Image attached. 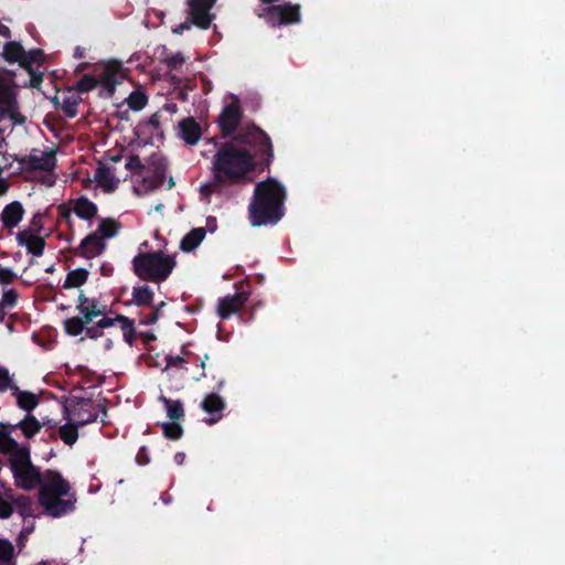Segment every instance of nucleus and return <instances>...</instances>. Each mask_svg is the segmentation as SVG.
Wrapping results in <instances>:
<instances>
[{
    "label": "nucleus",
    "mask_w": 565,
    "mask_h": 565,
    "mask_svg": "<svg viewBox=\"0 0 565 565\" xmlns=\"http://www.w3.org/2000/svg\"><path fill=\"white\" fill-rule=\"evenodd\" d=\"M185 62V58L182 53L177 52L172 54L171 56H168L164 58V63L168 66L169 70H178L181 67Z\"/></svg>",
    "instance_id": "37998d69"
},
{
    "label": "nucleus",
    "mask_w": 565,
    "mask_h": 565,
    "mask_svg": "<svg viewBox=\"0 0 565 565\" xmlns=\"http://www.w3.org/2000/svg\"><path fill=\"white\" fill-rule=\"evenodd\" d=\"M42 55L43 53L41 50H34L29 52L28 54L25 53L26 61H30L31 66L33 65V63H36Z\"/></svg>",
    "instance_id": "4d7b16f0"
},
{
    "label": "nucleus",
    "mask_w": 565,
    "mask_h": 565,
    "mask_svg": "<svg viewBox=\"0 0 565 565\" xmlns=\"http://www.w3.org/2000/svg\"><path fill=\"white\" fill-rule=\"evenodd\" d=\"M180 137L186 145L194 146L199 142L202 131L201 126L193 117H186L179 122Z\"/></svg>",
    "instance_id": "a211bd4d"
},
{
    "label": "nucleus",
    "mask_w": 565,
    "mask_h": 565,
    "mask_svg": "<svg viewBox=\"0 0 565 565\" xmlns=\"http://www.w3.org/2000/svg\"><path fill=\"white\" fill-rule=\"evenodd\" d=\"M92 299L87 298L83 291L78 295L76 309L81 310L85 308Z\"/></svg>",
    "instance_id": "680f3d73"
},
{
    "label": "nucleus",
    "mask_w": 565,
    "mask_h": 565,
    "mask_svg": "<svg viewBox=\"0 0 565 565\" xmlns=\"http://www.w3.org/2000/svg\"><path fill=\"white\" fill-rule=\"evenodd\" d=\"M125 167L135 174H141L145 170V166L142 164L139 156L137 154L129 156Z\"/></svg>",
    "instance_id": "a19ab883"
},
{
    "label": "nucleus",
    "mask_w": 565,
    "mask_h": 565,
    "mask_svg": "<svg viewBox=\"0 0 565 565\" xmlns=\"http://www.w3.org/2000/svg\"><path fill=\"white\" fill-rule=\"evenodd\" d=\"M98 412L107 414V407L104 404L94 405L92 398L77 397L71 408L65 407V418L74 419L79 427L95 423L98 418Z\"/></svg>",
    "instance_id": "423d86ee"
},
{
    "label": "nucleus",
    "mask_w": 565,
    "mask_h": 565,
    "mask_svg": "<svg viewBox=\"0 0 565 565\" xmlns=\"http://www.w3.org/2000/svg\"><path fill=\"white\" fill-rule=\"evenodd\" d=\"M63 495H56L43 500L40 504L45 509L46 513L53 518H60L75 508V499H63Z\"/></svg>",
    "instance_id": "4468645a"
},
{
    "label": "nucleus",
    "mask_w": 565,
    "mask_h": 565,
    "mask_svg": "<svg viewBox=\"0 0 565 565\" xmlns=\"http://www.w3.org/2000/svg\"><path fill=\"white\" fill-rule=\"evenodd\" d=\"M8 466L17 488L32 491L41 484L43 472L32 463L30 447L11 454V457L8 458Z\"/></svg>",
    "instance_id": "20e7f679"
},
{
    "label": "nucleus",
    "mask_w": 565,
    "mask_h": 565,
    "mask_svg": "<svg viewBox=\"0 0 565 565\" xmlns=\"http://www.w3.org/2000/svg\"><path fill=\"white\" fill-rule=\"evenodd\" d=\"M159 401L163 403L167 416L171 420H180L184 417V407L180 399H171L164 395H161Z\"/></svg>",
    "instance_id": "cd10ccee"
},
{
    "label": "nucleus",
    "mask_w": 565,
    "mask_h": 565,
    "mask_svg": "<svg viewBox=\"0 0 565 565\" xmlns=\"http://www.w3.org/2000/svg\"><path fill=\"white\" fill-rule=\"evenodd\" d=\"M117 320L121 324L124 340L129 345H132L136 340V330H135L134 320L124 315H117Z\"/></svg>",
    "instance_id": "2f4dec72"
},
{
    "label": "nucleus",
    "mask_w": 565,
    "mask_h": 565,
    "mask_svg": "<svg viewBox=\"0 0 565 565\" xmlns=\"http://www.w3.org/2000/svg\"><path fill=\"white\" fill-rule=\"evenodd\" d=\"M72 203L73 212L82 220L90 221L97 215V205L84 195L73 200Z\"/></svg>",
    "instance_id": "412c9836"
},
{
    "label": "nucleus",
    "mask_w": 565,
    "mask_h": 565,
    "mask_svg": "<svg viewBox=\"0 0 565 565\" xmlns=\"http://www.w3.org/2000/svg\"><path fill=\"white\" fill-rule=\"evenodd\" d=\"M175 267L173 256L164 255L162 252L139 253L132 259V269L141 280L162 282Z\"/></svg>",
    "instance_id": "7ed1b4c3"
},
{
    "label": "nucleus",
    "mask_w": 565,
    "mask_h": 565,
    "mask_svg": "<svg viewBox=\"0 0 565 565\" xmlns=\"http://www.w3.org/2000/svg\"><path fill=\"white\" fill-rule=\"evenodd\" d=\"M41 484H39V502L56 495H68L71 486L62 475L52 469L42 473Z\"/></svg>",
    "instance_id": "0eeeda50"
},
{
    "label": "nucleus",
    "mask_w": 565,
    "mask_h": 565,
    "mask_svg": "<svg viewBox=\"0 0 565 565\" xmlns=\"http://www.w3.org/2000/svg\"><path fill=\"white\" fill-rule=\"evenodd\" d=\"M136 462L139 466H146L150 462L149 451L147 446H142L139 448L137 456H136Z\"/></svg>",
    "instance_id": "de8ad7c7"
},
{
    "label": "nucleus",
    "mask_w": 565,
    "mask_h": 565,
    "mask_svg": "<svg viewBox=\"0 0 565 565\" xmlns=\"http://www.w3.org/2000/svg\"><path fill=\"white\" fill-rule=\"evenodd\" d=\"M13 425L0 423V452L11 457V454H17L19 450H25L29 448L28 445H19L18 441L11 437Z\"/></svg>",
    "instance_id": "f3484780"
},
{
    "label": "nucleus",
    "mask_w": 565,
    "mask_h": 565,
    "mask_svg": "<svg viewBox=\"0 0 565 565\" xmlns=\"http://www.w3.org/2000/svg\"><path fill=\"white\" fill-rule=\"evenodd\" d=\"M116 322H118L117 316L115 318L104 317L100 320H98L96 324L97 328L103 330L113 327Z\"/></svg>",
    "instance_id": "603ef678"
},
{
    "label": "nucleus",
    "mask_w": 565,
    "mask_h": 565,
    "mask_svg": "<svg viewBox=\"0 0 565 565\" xmlns=\"http://www.w3.org/2000/svg\"><path fill=\"white\" fill-rule=\"evenodd\" d=\"M29 74L31 75V78H30V87H33V88H39L41 83L43 82V74L42 73H38L33 70V66H31V70L30 68H25Z\"/></svg>",
    "instance_id": "8fccbe9b"
},
{
    "label": "nucleus",
    "mask_w": 565,
    "mask_h": 565,
    "mask_svg": "<svg viewBox=\"0 0 565 565\" xmlns=\"http://www.w3.org/2000/svg\"><path fill=\"white\" fill-rule=\"evenodd\" d=\"M186 2L193 25L202 30H207L213 20L210 10L215 4L216 0H188Z\"/></svg>",
    "instance_id": "9d476101"
},
{
    "label": "nucleus",
    "mask_w": 565,
    "mask_h": 565,
    "mask_svg": "<svg viewBox=\"0 0 565 565\" xmlns=\"http://www.w3.org/2000/svg\"><path fill=\"white\" fill-rule=\"evenodd\" d=\"M32 225L38 227V230H41L42 228V224H41V215L40 214H35L32 218Z\"/></svg>",
    "instance_id": "338daca9"
},
{
    "label": "nucleus",
    "mask_w": 565,
    "mask_h": 565,
    "mask_svg": "<svg viewBox=\"0 0 565 565\" xmlns=\"http://www.w3.org/2000/svg\"><path fill=\"white\" fill-rule=\"evenodd\" d=\"M257 17L271 28L298 24L301 22V6L292 2L267 6L257 13Z\"/></svg>",
    "instance_id": "39448f33"
},
{
    "label": "nucleus",
    "mask_w": 565,
    "mask_h": 565,
    "mask_svg": "<svg viewBox=\"0 0 565 565\" xmlns=\"http://www.w3.org/2000/svg\"><path fill=\"white\" fill-rule=\"evenodd\" d=\"M97 87L96 76L84 75L75 85V90L79 94L88 93Z\"/></svg>",
    "instance_id": "4c0bfd02"
},
{
    "label": "nucleus",
    "mask_w": 565,
    "mask_h": 565,
    "mask_svg": "<svg viewBox=\"0 0 565 565\" xmlns=\"http://www.w3.org/2000/svg\"><path fill=\"white\" fill-rule=\"evenodd\" d=\"M24 209L19 201L7 204L1 214V221L6 228L12 230L21 222Z\"/></svg>",
    "instance_id": "6ab92c4d"
},
{
    "label": "nucleus",
    "mask_w": 565,
    "mask_h": 565,
    "mask_svg": "<svg viewBox=\"0 0 565 565\" xmlns=\"http://www.w3.org/2000/svg\"><path fill=\"white\" fill-rule=\"evenodd\" d=\"M148 97L140 90H134L127 98V104L130 109L139 111L146 107Z\"/></svg>",
    "instance_id": "c9c22d12"
},
{
    "label": "nucleus",
    "mask_w": 565,
    "mask_h": 565,
    "mask_svg": "<svg viewBox=\"0 0 565 565\" xmlns=\"http://www.w3.org/2000/svg\"><path fill=\"white\" fill-rule=\"evenodd\" d=\"M174 462L179 466L183 465L184 460H185V454L184 452H177L174 455Z\"/></svg>",
    "instance_id": "69168bd1"
},
{
    "label": "nucleus",
    "mask_w": 565,
    "mask_h": 565,
    "mask_svg": "<svg viewBox=\"0 0 565 565\" xmlns=\"http://www.w3.org/2000/svg\"><path fill=\"white\" fill-rule=\"evenodd\" d=\"M15 504H17L19 513L23 518L33 515V503L30 498L20 497L15 500Z\"/></svg>",
    "instance_id": "ea45409f"
},
{
    "label": "nucleus",
    "mask_w": 565,
    "mask_h": 565,
    "mask_svg": "<svg viewBox=\"0 0 565 565\" xmlns=\"http://www.w3.org/2000/svg\"><path fill=\"white\" fill-rule=\"evenodd\" d=\"M163 181H164V172L161 171L156 174L154 180L151 181L148 186H149V189H152V190L158 189L163 184Z\"/></svg>",
    "instance_id": "5fc2aeb1"
},
{
    "label": "nucleus",
    "mask_w": 565,
    "mask_h": 565,
    "mask_svg": "<svg viewBox=\"0 0 565 565\" xmlns=\"http://www.w3.org/2000/svg\"><path fill=\"white\" fill-rule=\"evenodd\" d=\"M159 426L163 436L168 439L179 440L183 436V428L177 420L159 423Z\"/></svg>",
    "instance_id": "72a5a7b5"
},
{
    "label": "nucleus",
    "mask_w": 565,
    "mask_h": 565,
    "mask_svg": "<svg viewBox=\"0 0 565 565\" xmlns=\"http://www.w3.org/2000/svg\"><path fill=\"white\" fill-rule=\"evenodd\" d=\"M95 179L106 192H113L118 185V180L114 178L110 169L104 164L96 169Z\"/></svg>",
    "instance_id": "393cba45"
},
{
    "label": "nucleus",
    "mask_w": 565,
    "mask_h": 565,
    "mask_svg": "<svg viewBox=\"0 0 565 565\" xmlns=\"http://www.w3.org/2000/svg\"><path fill=\"white\" fill-rule=\"evenodd\" d=\"M12 428L21 429L24 437L30 439L41 430L42 425L35 416L28 414L21 422L12 426Z\"/></svg>",
    "instance_id": "a878e982"
},
{
    "label": "nucleus",
    "mask_w": 565,
    "mask_h": 565,
    "mask_svg": "<svg viewBox=\"0 0 565 565\" xmlns=\"http://www.w3.org/2000/svg\"><path fill=\"white\" fill-rule=\"evenodd\" d=\"M78 425L67 422L58 428V436L67 446H73L78 439Z\"/></svg>",
    "instance_id": "7c9ffc66"
},
{
    "label": "nucleus",
    "mask_w": 565,
    "mask_h": 565,
    "mask_svg": "<svg viewBox=\"0 0 565 565\" xmlns=\"http://www.w3.org/2000/svg\"><path fill=\"white\" fill-rule=\"evenodd\" d=\"M88 270L85 268H76L67 273L63 282V288H78L83 286L88 279Z\"/></svg>",
    "instance_id": "c85d7f7f"
},
{
    "label": "nucleus",
    "mask_w": 565,
    "mask_h": 565,
    "mask_svg": "<svg viewBox=\"0 0 565 565\" xmlns=\"http://www.w3.org/2000/svg\"><path fill=\"white\" fill-rule=\"evenodd\" d=\"M107 248L106 243L97 235L92 232L82 239L78 246L71 249V253L75 256L92 259L102 255Z\"/></svg>",
    "instance_id": "9b49d317"
},
{
    "label": "nucleus",
    "mask_w": 565,
    "mask_h": 565,
    "mask_svg": "<svg viewBox=\"0 0 565 565\" xmlns=\"http://www.w3.org/2000/svg\"><path fill=\"white\" fill-rule=\"evenodd\" d=\"M14 547L8 540L0 539V565L13 564Z\"/></svg>",
    "instance_id": "f704fd0d"
},
{
    "label": "nucleus",
    "mask_w": 565,
    "mask_h": 565,
    "mask_svg": "<svg viewBox=\"0 0 565 565\" xmlns=\"http://www.w3.org/2000/svg\"><path fill=\"white\" fill-rule=\"evenodd\" d=\"M159 319V315L158 313H149L148 316H146L145 318L141 319V324H145V326H150V324H154Z\"/></svg>",
    "instance_id": "052dcab7"
},
{
    "label": "nucleus",
    "mask_w": 565,
    "mask_h": 565,
    "mask_svg": "<svg viewBox=\"0 0 565 565\" xmlns=\"http://www.w3.org/2000/svg\"><path fill=\"white\" fill-rule=\"evenodd\" d=\"M17 242L20 246H25L28 253L40 257L45 248V239L40 235H32L29 230L20 231L17 234Z\"/></svg>",
    "instance_id": "dca6fc26"
},
{
    "label": "nucleus",
    "mask_w": 565,
    "mask_h": 565,
    "mask_svg": "<svg viewBox=\"0 0 565 565\" xmlns=\"http://www.w3.org/2000/svg\"><path fill=\"white\" fill-rule=\"evenodd\" d=\"M119 70V64H107L103 66L102 72L96 76L97 86H102L109 97L114 95L116 86L119 84L117 79Z\"/></svg>",
    "instance_id": "2eb2a0df"
},
{
    "label": "nucleus",
    "mask_w": 565,
    "mask_h": 565,
    "mask_svg": "<svg viewBox=\"0 0 565 565\" xmlns=\"http://www.w3.org/2000/svg\"><path fill=\"white\" fill-rule=\"evenodd\" d=\"M160 119L161 116L158 113H154L149 117L147 125L151 126L154 130H158L160 127Z\"/></svg>",
    "instance_id": "13d9d810"
},
{
    "label": "nucleus",
    "mask_w": 565,
    "mask_h": 565,
    "mask_svg": "<svg viewBox=\"0 0 565 565\" xmlns=\"http://www.w3.org/2000/svg\"><path fill=\"white\" fill-rule=\"evenodd\" d=\"M234 139L253 148L255 156L234 142L221 143L212 162L213 175L218 182L238 183L253 172L257 164L260 170L268 169L274 159L271 139L258 126L254 124L247 126Z\"/></svg>",
    "instance_id": "f257e3e1"
},
{
    "label": "nucleus",
    "mask_w": 565,
    "mask_h": 565,
    "mask_svg": "<svg viewBox=\"0 0 565 565\" xmlns=\"http://www.w3.org/2000/svg\"><path fill=\"white\" fill-rule=\"evenodd\" d=\"M82 317L83 327L87 328L86 324L90 323L96 317L93 316V312H87L84 309L78 310Z\"/></svg>",
    "instance_id": "bf43d9fd"
},
{
    "label": "nucleus",
    "mask_w": 565,
    "mask_h": 565,
    "mask_svg": "<svg viewBox=\"0 0 565 565\" xmlns=\"http://www.w3.org/2000/svg\"><path fill=\"white\" fill-rule=\"evenodd\" d=\"M11 383V376L6 367L0 366V392L8 390Z\"/></svg>",
    "instance_id": "09e8293b"
},
{
    "label": "nucleus",
    "mask_w": 565,
    "mask_h": 565,
    "mask_svg": "<svg viewBox=\"0 0 565 565\" xmlns=\"http://www.w3.org/2000/svg\"><path fill=\"white\" fill-rule=\"evenodd\" d=\"M192 24L193 23L191 22V17L189 15V19L186 21L180 23L173 29V33L182 34L184 31L190 30Z\"/></svg>",
    "instance_id": "6e6d98bb"
},
{
    "label": "nucleus",
    "mask_w": 565,
    "mask_h": 565,
    "mask_svg": "<svg viewBox=\"0 0 565 565\" xmlns=\"http://www.w3.org/2000/svg\"><path fill=\"white\" fill-rule=\"evenodd\" d=\"M0 36L9 39L11 36L10 29L6 25H0Z\"/></svg>",
    "instance_id": "774afa93"
},
{
    "label": "nucleus",
    "mask_w": 565,
    "mask_h": 565,
    "mask_svg": "<svg viewBox=\"0 0 565 565\" xmlns=\"http://www.w3.org/2000/svg\"><path fill=\"white\" fill-rule=\"evenodd\" d=\"M14 160L19 162L26 172H52L56 167V156L54 151H43L40 156L35 153L23 157L14 156Z\"/></svg>",
    "instance_id": "1a4fd4ad"
},
{
    "label": "nucleus",
    "mask_w": 565,
    "mask_h": 565,
    "mask_svg": "<svg viewBox=\"0 0 565 565\" xmlns=\"http://www.w3.org/2000/svg\"><path fill=\"white\" fill-rule=\"evenodd\" d=\"M82 102L81 97L76 94H70L63 97L61 109L68 118H74L77 115V106Z\"/></svg>",
    "instance_id": "473e14b6"
},
{
    "label": "nucleus",
    "mask_w": 565,
    "mask_h": 565,
    "mask_svg": "<svg viewBox=\"0 0 565 565\" xmlns=\"http://www.w3.org/2000/svg\"><path fill=\"white\" fill-rule=\"evenodd\" d=\"M206 231L204 227H195L191 230L181 241L180 248L183 252L194 250L204 239Z\"/></svg>",
    "instance_id": "b1692460"
},
{
    "label": "nucleus",
    "mask_w": 565,
    "mask_h": 565,
    "mask_svg": "<svg viewBox=\"0 0 565 565\" xmlns=\"http://www.w3.org/2000/svg\"><path fill=\"white\" fill-rule=\"evenodd\" d=\"M83 309L87 312H93V316H95V317H99V316L104 315L105 306H103V308H99L97 299L94 298Z\"/></svg>",
    "instance_id": "3c124183"
},
{
    "label": "nucleus",
    "mask_w": 565,
    "mask_h": 565,
    "mask_svg": "<svg viewBox=\"0 0 565 565\" xmlns=\"http://www.w3.org/2000/svg\"><path fill=\"white\" fill-rule=\"evenodd\" d=\"M18 292L14 289L6 290L0 300V309L4 311L6 308H14L18 302Z\"/></svg>",
    "instance_id": "58836bf2"
},
{
    "label": "nucleus",
    "mask_w": 565,
    "mask_h": 565,
    "mask_svg": "<svg viewBox=\"0 0 565 565\" xmlns=\"http://www.w3.org/2000/svg\"><path fill=\"white\" fill-rule=\"evenodd\" d=\"M189 361L180 355H167L166 356V369L169 367H183Z\"/></svg>",
    "instance_id": "49530a36"
},
{
    "label": "nucleus",
    "mask_w": 565,
    "mask_h": 565,
    "mask_svg": "<svg viewBox=\"0 0 565 565\" xmlns=\"http://www.w3.org/2000/svg\"><path fill=\"white\" fill-rule=\"evenodd\" d=\"M243 118L241 102L233 96L232 102L225 105L218 116L217 124L223 138L232 136L239 126Z\"/></svg>",
    "instance_id": "6e6552de"
},
{
    "label": "nucleus",
    "mask_w": 565,
    "mask_h": 565,
    "mask_svg": "<svg viewBox=\"0 0 565 565\" xmlns=\"http://www.w3.org/2000/svg\"><path fill=\"white\" fill-rule=\"evenodd\" d=\"M64 330L68 335L77 337L85 331V328L79 317H72L64 321Z\"/></svg>",
    "instance_id": "e433bc0d"
},
{
    "label": "nucleus",
    "mask_w": 565,
    "mask_h": 565,
    "mask_svg": "<svg viewBox=\"0 0 565 565\" xmlns=\"http://www.w3.org/2000/svg\"><path fill=\"white\" fill-rule=\"evenodd\" d=\"M72 212L73 207H71L66 203H62L57 206V216L60 220H64L68 226H72Z\"/></svg>",
    "instance_id": "c03bdc74"
},
{
    "label": "nucleus",
    "mask_w": 565,
    "mask_h": 565,
    "mask_svg": "<svg viewBox=\"0 0 565 565\" xmlns=\"http://www.w3.org/2000/svg\"><path fill=\"white\" fill-rule=\"evenodd\" d=\"M17 274L9 267H1L0 268V284L1 285H9L13 282L14 279H17Z\"/></svg>",
    "instance_id": "a18cd8bd"
},
{
    "label": "nucleus",
    "mask_w": 565,
    "mask_h": 565,
    "mask_svg": "<svg viewBox=\"0 0 565 565\" xmlns=\"http://www.w3.org/2000/svg\"><path fill=\"white\" fill-rule=\"evenodd\" d=\"M248 300L247 292H236L227 295L218 299L217 315L222 320L228 319L232 315L237 313Z\"/></svg>",
    "instance_id": "f8f14e48"
},
{
    "label": "nucleus",
    "mask_w": 565,
    "mask_h": 565,
    "mask_svg": "<svg viewBox=\"0 0 565 565\" xmlns=\"http://www.w3.org/2000/svg\"><path fill=\"white\" fill-rule=\"evenodd\" d=\"M153 297V291L146 285L132 290V301L138 307L152 306Z\"/></svg>",
    "instance_id": "c756f323"
},
{
    "label": "nucleus",
    "mask_w": 565,
    "mask_h": 565,
    "mask_svg": "<svg viewBox=\"0 0 565 565\" xmlns=\"http://www.w3.org/2000/svg\"><path fill=\"white\" fill-rule=\"evenodd\" d=\"M226 407L225 401L216 393L207 394L201 402V408L211 415L210 418L205 419V423L210 426L216 424L223 417V411Z\"/></svg>",
    "instance_id": "ddd939ff"
},
{
    "label": "nucleus",
    "mask_w": 565,
    "mask_h": 565,
    "mask_svg": "<svg viewBox=\"0 0 565 565\" xmlns=\"http://www.w3.org/2000/svg\"><path fill=\"white\" fill-rule=\"evenodd\" d=\"M8 388H10L12 394L17 397V404L21 409L30 413L39 405V398L35 394L26 391H20V388L17 385H13L12 382Z\"/></svg>",
    "instance_id": "4be33fe9"
},
{
    "label": "nucleus",
    "mask_w": 565,
    "mask_h": 565,
    "mask_svg": "<svg viewBox=\"0 0 565 565\" xmlns=\"http://www.w3.org/2000/svg\"><path fill=\"white\" fill-rule=\"evenodd\" d=\"M120 227L121 224L115 218H103L98 224L95 233L99 235V237L105 242V239L115 237L118 234Z\"/></svg>",
    "instance_id": "bb28decb"
},
{
    "label": "nucleus",
    "mask_w": 565,
    "mask_h": 565,
    "mask_svg": "<svg viewBox=\"0 0 565 565\" xmlns=\"http://www.w3.org/2000/svg\"><path fill=\"white\" fill-rule=\"evenodd\" d=\"M141 338H142L145 343L152 342V341H154L157 339V337L152 332L141 333Z\"/></svg>",
    "instance_id": "e2e57ef3"
},
{
    "label": "nucleus",
    "mask_w": 565,
    "mask_h": 565,
    "mask_svg": "<svg viewBox=\"0 0 565 565\" xmlns=\"http://www.w3.org/2000/svg\"><path fill=\"white\" fill-rule=\"evenodd\" d=\"M285 186L275 178L256 183L248 205V217L253 226L275 225L285 215Z\"/></svg>",
    "instance_id": "f03ea898"
},
{
    "label": "nucleus",
    "mask_w": 565,
    "mask_h": 565,
    "mask_svg": "<svg viewBox=\"0 0 565 565\" xmlns=\"http://www.w3.org/2000/svg\"><path fill=\"white\" fill-rule=\"evenodd\" d=\"M17 106L15 94L2 78H0V116L14 111Z\"/></svg>",
    "instance_id": "5701e85b"
},
{
    "label": "nucleus",
    "mask_w": 565,
    "mask_h": 565,
    "mask_svg": "<svg viewBox=\"0 0 565 565\" xmlns=\"http://www.w3.org/2000/svg\"><path fill=\"white\" fill-rule=\"evenodd\" d=\"M100 273L103 276H110L113 273V267L109 266L108 264H103L100 266Z\"/></svg>",
    "instance_id": "0e129e2a"
},
{
    "label": "nucleus",
    "mask_w": 565,
    "mask_h": 565,
    "mask_svg": "<svg viewBox=\"0 0 565 565\" xmlns=\"http://www.w3.org/2000/svg\"><path fill=\"white\" fill-rule=\"evenodd\" d=\"M85 333L89 339H98L103 335V331L97 328V324L95 327L85 328Z\"/></svg>",
    "instance_id": "864d4df0"
},
{
    "label": "nucleus",
    "mask_w": 565,
    "mask_h": 565,
    "mask_svg": "<svg viewBox=\"0 0 565 565\" xmlns=\"http://www.w3.org/2000/svg\"><path fill=\"white\" fill-rule=\"evenodd\" d=\"M3 57L9 63L19 62L24 68H30V61H26L25 51L19 42H8L3 47Z\"/></svg>",
    "instance_id": "aec40b11"
},
{
    "label": "nucleus",
    "mask_w": 565,
    "mask_h": 565,
    "mask_svg": "<svg viewBox=\"0 0 565 565\" xmlns=\"http://www.w3.org/2000/svg\"><path fill=\"white\" fill-rule=\"evenodd\" d=\"M224 184H228V182H218L215 180V177L213 175V181L202 184L200 188L201 194L204 198H210L214 192H216L217 188Z\"/></svg>",
    "instance_id": "79ce46f5"
}]
</instances>
